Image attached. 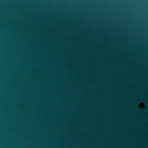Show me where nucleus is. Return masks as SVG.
<instances>
[{
    "mask_svg": "<svg viewBox=\"0 0 148 148\" xmlns=\"http://www.w3.org/2000/svg\"><path fill=\"white\" fill-rule=\"evenodd\" d=\"M142 101H143V99H141V100H139V101L140 102H142Z\"/></svg>",
    "mask_w": 148,
    "mask_h": 148,
    "instance_id": "1",
    "label": "nucleus"
}]
</instances>
